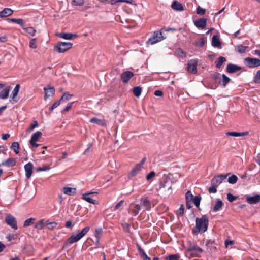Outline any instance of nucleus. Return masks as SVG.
Listing matches in <instances>:
<instances>
[{
	"label": "nucleus",
	"instance_id": "obj_8",
	"mask_svg": "<svg viewBox=\"0 0 260 260\" xmlns=\"http://www.w3.org/2000/svg\"><path fill=\"white\" fill-rule=\"evenodd\" d=\"M42 135V133L40 131H37L32 135L29 143L32 147L37 148L40 145V144L37 143L36 142L39 140Z\"/></svg>",
	"mask_w": 260,
	"mask_h": 260
},
{
	"label": "nucleus",
	"instance_id": "obj_13",
	"mask_svg": "<svg viewBox=\"0 0 260 260\" xmlns=\"http://www.w3.org/2000/svg\"><path fill=\"white\" fill-rule=\"evenodd\" d=\"M228 174H221L220 175L215 176L211 181V184L218 186L226 178Z\"/></svg>",
	"mask_w": 260,
	"mask_h": 260
},
{
	"label": "nucleus",
	"instance_id": "obj_27",
	"mask_svg": "<svg viewBox=\"0 0 260 260\" xmlns=\"http://www.w3.org/2000/svg\"><path fill=\"white\" fill-rule=\"evenodd\" d=\"M248 135L249 132L248 131H245L243 132H229V136L233 137H241Z\"/></svg>",
	"mask_w": 260,
	"mask_h": 260
},
{
	"label": "nucleus",
	"instance_id": "obj_57",
	"mask_svg": "<svg viewBox=\"0 0 260 260\" xmlns=\"http://www.w3.org/2000/svg\"><path fill=\"white\" fill-rule=\"evenodd\" d=\"M50 169V167L48 166H44L43 167H38L36 169L37 171H45Z\"/></svg>",
	"mask_w": 260,
	"mask_h": 260
},
{
	"label": "nucleus",
	"instance_id": "obj_6",
	"mask_svg": "<svg viewBox=\"0 0 260 260\" xmlns=\"http://www.w3.org/2000/svg\"><path fill=\"white\" fill-rule=\"evenodd\" d=\"M5 221L6 223L11 226L14 230H16L18 229L17 220L11 214H7L5 218Z\"/></svg>",
	"mask_w": 260,
	"mask_h": 260
},
{
	"label": "nucleus",
	"instance_id": "obj_19",
	"mask_svg": "<svg viewBox=\"0 0 260 260\" xmlns=\"http://www.w3.org/2000/svg\"><path fill=\"white\" fill-rule=\"evenodd\" d=\"M96 192H90L88 193H84L82 195V199L85 200L88 203L95 204L96 203V201L95 200L92 199L91 198L89 197L88 196L90 194H96Z\"/></svg>",
	"mask_w": 260,
	"mask_h": 260
},
{
	"label": "nucleus",
	"instance_id": "obj_32",
	"mask_svg": "<svg viewBox=\"0 0 260 260\" xmlns=\"http://www.w3.org/2000/svg\"><path fill=\"white\" fill-rule=\"evenodd\" d=\"M76 189L75 188H71L69 187H64L63 188V193L67 195H71L72 193H76Z\"/></svg>",
	"mask_w": 260,
	"mask_h": 260
},
{
	"label": "nucleus",
	"instance_id": "obj_34",
	"mask_svg": "<svg viewBox=\"0 0 260 260\" xmlns=\"http://www.w3.org/2000/svg\"><path fill=\"white\" fill-rule=\"evenodd\" d=\"M248 48V46H243L242 45H238L235 47V50L237 52L240 53L245 52L246 50Z\"/></svg>",
	"mask_w": 260,
	"mask_h": 260
},
{
	"label": "nucleus",
	"instance_id": "obj_51",
	"mask_svg": "<svg viewBox=\"0 0 260 260\" xmlns=\"http://www.w3.org/2000/svg\"><path fill=\"white\" fill-rule=\"evenodd\" d=\"M36 42L37 40L36 38L32 39L29 42V47L31 48H36L37 47Z\"/></svg>",
	"mask_w": 260,
	"mask_h": 260
},
{
	"label": "nucleus",
	"instance_id": "obj_16",
	"mask_svg": "<svg viewBox=\"0 0 260 260\" xmlns=\"http://www.w3.org/2000/svg\"><path fill=\"white\" fill-rule=\"evenodd\" d=\"M207 19L205 18H200L194 21V25L198 28L204 29L206 27Z\"/></svg>",
	"mask_w": 260,
	"mask_h": 260
},
{
	"label": "nucleus",
	"instance_id": "obj_35",
	"mask_svg": "<svg viewBox=\"0 0 260 260\" xmlns=\"http://www.w3.org/2000/svg\"><path fill=\"white\" fill-rule=\"evenodd\" d=\"M142 91V88L140 86L135 87L133 89V92L134 95L137 98L140 96Z\"/></svg>",
	"mask_w": 260,
	"mask_h": 260
},
{
	"label": "nucleus",
	"instance_id": "obj_20",
	"mask_svg": "<svg viewBox=\"0 0 260 260\" xmlns=\"http://www.w3.org/2000/svg\"><path fill=\"white\" fill-rule=\"evenodd\" d=\"M12 88L10 86H7L0 92V99L4 100L7 99L9 94L10 91Z\"/></svg>",
	"mask_w": 260,
	"mask_h": 260
},
{
	"label": "nucleus",
	"instance_id": "obj_4",
	"mask_svg": "<svg viewBox=\"0 0 260 260\" xmlns=\"http://www.w3.org/2000/svg\"><path fill=\"white\" fill-rule=\"evenodd\" d=\"M73 44L70 42H58L54 47V50L59 53H64L72 48Z\"/></svg>",
	"mask_w": 260,
	"mask_h": 260
},
{
	"label": "nucleus",
	"instance_id": "obj_43",
	"mask_svg": "<svg viewBox=\"0 0 260 260\" xmlns=\"http://www.w3.org/2000/svg\"><path fill=\"white\" fill-rule=\"evenodd\" d=\"M24 30L26 32L30 34L32 36H34L36 34V29L31 27L25 28H24Z\"/></svg>",
	"mask_w": 260,
	"mask_h": 260
},
{
	"label": "nucleus",
	"instance_id": "obj_48",
	"mask_svg": "<svg viewBox=\"0 0 260 260\" xmlns=\"http://www.w3.org/2000/svg\"><path fill=\"white\" fill-rule=\"evenodd\" d=\"M222 77V80L220 81V84L224 87L228 83V77L225 74H223Z\"/></svg>",
	"mask_w": 260,
	"mask_h": 260
},
{
	"label": "nucleus",
	"instance_id": "obj_61",
	"mask_svg": "<svg viewBox=\"0 0 260 260\" xmlns=\"http://www.w3.org/2000/svg\"><path fill=\"white\" fill-rule=\"evenodd\" d=\"M74 102H72L68 104V105L65 107L63 109V111H68L72 107L73 104L74 103Z\"/></svg>",
	"mask_w": 260,
	"mask_h": 260
},
{
	"label": "nucleus",
	"instance_id": "obj_37",
	"mask_svg": "<svg viewBox=\"0 0 260 260\" xmlns=\"http://www.w3.org/2000/svg\"><path fill=\"white\" fill-rule=\"evenodd\" d=\"M103 234V230L102 228H97L95 230V234L94 236L97 239L98 242H99L100 239L101 238V236Z\"/></svg>",
	"mask_w": 260,
	"mask_h": 260
},
{
	"label": "nucleus",
	"instance_id": "obj_50",
	"mask_svg": "<svg viewBox=\"0 0 260 260\" xmlns=\"http://www.w3.org/2000/svg\"><path fill=\"white\" fill-rule=\"evenodd\" d=\"M35 220V219L34 218H30L26 220L23 224L24 226H28L30 225Z\"/></svg>",
	"mask_w": 260,
	"mask_h": 260
},
{
	"label": "nucleus",
	"instance_id": "obj_12",
	"mask_svg": "<svg viewBox=\"0 0 260 260\" xmlns=\"http://www.w3.org/2000/svg\"><path fill=\"white\" fill-rule=\"evenodd\" d=\"M134 76V73L130 71H126L121 75V79L124 83L129 82L131 79Z\"/></svg>",
	"mask_w": 260,
	"mask_h": 260
},
{
	"label": "nucleus",
	"instance_id": "obj_11",
	"mask_svg": "<svg viewBox=\"0 0 260 260\" xmlns=\"http://www.w3.org/2000/svg\"><path fill=\"white\" fill-rule=\"evenodd\" d=\"M140 206L144 209L143 211L150 210L151 208V202L148 197L142 198L141 199Z\"/></svg>",
	"mask_w": 260,
	"mask_h": 260
},
{
	"label": "nucleus",
	"instance_id": "obj_17",
	"mask_svg": "<svg viewBox=\"0 0 260 260\" xmlns=\"http://www.w3.org/2000/svg\"><path fill=\"white\" fill-rule=\"evenodd\" d=\"M242 68L241 66L234 64L232 63H229V73H234L239 71L238 75H239L242 71H241Z\"/></svg>",
	"mask_w": 260,
	"mask_h": 260
},
{
	"label": "nucleus",
	"instance_id": "obj_59",
	"mask_svg": "<svg viewBox=\"0 0 260 260\" xmlns=\"http://www.w3.org/2000/svg\"><path fill=\"white\" fill-rule=\"evenodd\" d=\"M155 176V173L154 171H151L146 176V179L147 181L150 180L152 178Z\"/></svg>",
	"mask_w": 260,
	"mask_h": 260
},
{
	"label": "nucleus",
	"instance_id": "obj_60",
	"mask_svg": "<svg viewBox=\"0 0 260 260\" xmlns=\"http://www.w3.org/2000/svg\"><path fill=\"white\" fill-rule=\"evenodd\" d=\"M124 203V201L123 200H121L120 201V202H119L114 207V210H116L118 209H119L123 205Z\"/></svg>",
	"mask_w": 260,
	"mask_h": 260
},
{
	"label": "nucleus",
	"instance_id": "obj_26",
	"mask_svg": "<svg viewBox=\"0 0 260 260\" xmlns=\"http://www.w3.org/2000/svg\"><path fill=\"white\" fill-rule=\"evenodd\" d=\"M171 7L173 9L177 11H183V7L182 5V4L178 2L175 1H174L171 5Z\"/></svg>",
	"mask_w": 260,
	"mask_h": 260
},
{
	"label": "nucleus",
	"instance_id": "obj_25",
	"mask_svg": "<svg viewBox=\"0 0 260 260\" xmlns=\"http://www.w3.org/2000/svg\"><path fill=\"white\" fill-rule=\"evenodd\" d=\"M59 37L66 40H71L77 37V35L73 34L72 33H61L59 34Z\"/></svg>",
	"mask_w": 260,
	"mask_h": 260
},
{
	"label": "nucleus",
	"instance_id": "obj_40",
	"mask_svg": "<svg viewBox=\"0 0 260 260\" xmlns=\"http://www.w3.org/2000/svg\"><path fill=\"white\" fill-rule=\"evenodd\" d=\"M11 148L13 149L16 154H18L19 151V144L17 142H14L11 144Z\"/></svg>",
	"mask_w": 260,
	"mask_h": 260
},
{
	"label": "nucleus",
	"instance_id": "obj_44",
	"mask_svg": "<svg viewBox=\"0 0 260 260\" xmlns=\"http://www.w3.org/2000/svg\"><path fill=\"white\" fill-rule=\"evenodd\" d=\"M201 200V197L200 196H196L193 199V202L196 207H199Z\"/></svg>",
	"mask_w": 260,
	"mask_h": 260
},
{
	"label": "nucleus",
	"instance_id": "obj_46",
	"mask_svg": "<svg viewBox=\"0 0 260 260\" xmlns=\"http://www.w3.org/2000/svg\"><path fill=\"white\" fill-rule=\"evenodd\" d=\"M180 258V255L178 254H171L167 256L166 260H178Z\"/></svg>",
	"mask_w": 260,
	"mask_h": 260
},
{
	"label": "nucleus",
	"instance_id": "obj_41",
	"mask_svg": "<svg viewBox=\"0 0 260 260\" xmlns=\"http://www.w3.org/2000/svg\"><path fill=\"white\" fill-rule=\"evenodd\" d=\"M73 94H70L68 92H65L63 93L61 98L60 99V101L62 102H66L70 100V98L73 96Z\"/></svg>",
	"mask_w": 260,
	"mask_h": 260
},
{
	"label": "nucleus",
	"instance_id": "obj_31",
	"mask_svg": "<svg viewBox=\"0 0 260 260\" xmlns=\"http://www.w3.org/2000/svg\"><path fill=\"white\" fill-rule=\"evenodd\" d=\"M89 121L92 123L97 124L99 125L104 126L106 124L105 121L104 120L99 119L97 118L93 117L90 119Z\"/></svg>",
	"mask_w": 260,
	"mask_h": 260
},
{
	"label": "nucleus",
	"instance_id": "obj_2",
	"mask_svg": "<svg viewBox=\"0 0 260 260\" xmlns=\"http://www.w3.org/2000/svg\"><path fill=\"white\" fill-rule=\"evenodd\" d=\"M90 227L86 226L76 235H72L65 242L64 247L69 246L81 239L89 231Z\"/></svg>",
	"mask_w": 260,
	"mask_h": 260
},
{
	"label": "nucleus",
	"instance_id": "obj_1",
	"mask_svg": "<svg viewBox=\"0 0 260 260\" xmlns=\"http://www.w3.org/2000/svg\"><path fill=\"white\" fill-rule=\"evenodd\" d=\"M209 223L208 217L207 215H203L201 218H197L196 219V226L193 230V234L203 233L207 230Z\"/></svg>",
	"mask_w": 260,
	"mask_h": 260
},
{
	"label": "nucleus",
	"instance_id": "obj_5",
	"mask_svg": "<svg viewBox=\"0 0 260 260\" xmlns=\"http://www.w3.org/2000/svg\"><path fill=\"white\" fill-rule=\"evenodd\" d=\"M244 64L249 68H255L260 66V59L246 57L244 59Z\"/></svg>",
	"mask_w": 260,
	"mask_h": 260
},
{
	"label": "nucleus",
	"instance_id": "obj_23",
	"mask_svg": "<svg viewBox=\"0 0 260 260\" xmlns=\"http://www.w3.org/2000/svg\"><path fill=\"white\" fill-rule=\"evenodd\" d=\"M16 165V161L13 158L10 157L8 158L5 161L1 163L2 166H5L7 167H13Z\"/></svg>",
	"mask_w": 260,
	"mask_h": 260
},
{
	"label": "nucleus",
	"instance_id": "obj_24",
	"mask_svg": "<svg viewBox=\"0 0 260 260\" xmlns=\"http://www.w3.org/2000/svg\"><path fill=\"white\" fill-rule=\"evenodd\" d=\"M13 13V11L10 8H5L3 10L0 12V17H6L11 15Z\"/></svg>",
	"mask_w": 260,
	"mask_h": 260
},
{
	"label": "nucleus",
	"instance_id": "obj_22",
	"mask_svg": "<svg viewBox=\"0 0 260 260\" xmlns=\"http://www.w3.org/2000/svg\"><path fill=\"white\" fill-rule=\"evenodd\" d=\"M212 45L213 47H217V48L221 47L220 38L218 35H215L212 37Z\"/></svg>",
	"mask_w": 260,
	"mask_h": 260
},
{
	"label": "nucleus",
	"instance_id": "obj_62",
	"mask_svg": "<svg viewBox=\"0 0 260 260\" xmlns=\"http://www.w3.org/2000/svg\"><path fill=\"white\" fill-rule=\"evenodd\" d=\"M238 197L234 196L232 194L229 193V202H233L236 199H237Z\"/></svg>",
	"mask_w": 260,
	"mask_h": 260
},
{
	"label": "nucleus",
	"instance_id": "obj_49",
	"mask_svg": "<svg viewBox=\"0 0 260 260\" xmlns=\"http://www.w3.org/2000/svg\"><path fill=\"white\" fill-rule=\"evenodd\" d=\"M72 5L73 6H82L84 4V0H72Z\"/></svg>",
	"mask_w": 260,
	"mask_h": 260
},
{
	"label": "nucleus",
	"instance_id": "obj_54",
	"mask_svg": "<svg viewBox=\"0 0 260 260\" xmlns=\"http://www.w3.org/2000/svg\"><path fill=\"white\" fill-rule=\"evenodd\" d=\"M254 82L255 83H260V70L257 72L254 78Z\"/></svg>",
	"mask_w": 260,
	"mask_h": 260
},
{
	"label": "nucleus",
	"instance_id": "obj_36",
	"mask_svg": "<svg viewBox=\"0 0 260 260\" xmlns=\"http://www.w3.org/2000/svg\"><path fill=\"white\" fill-rule=\"evenodd\" d=\"M223 205V203L222 201L218 200L216 202L215 205L213 207V211L217 212V211H219L220 209V208L222 207Z\"/></svg>",
	"mask_w": 260,
	"mask_h": 260
},
{
	"label": "nucleus",
	"instance_id": "obj_14",
	"mask_svg": "<svg viewBox=\"0 0 260 260\" xmlns=\"http://www.w3.org/2000/svg\"><path fill=\"white\" fill-rule=\"evenodd\" d=\"M34 166L32 163L29 162L24 166V169L25 171V176L27 178H29L31 176L33 172Z\"/></svg>",
	"mask_w": 260,
	"mask_h": 260
},
{
	"label": "nucleus",
	"instance_id": "obj_9",
	"mask_svg": "<svg viewBox=\"0 0 260 260\" xmlns=\"http://www.w3.org/2000/svg\"><path fill=\"white\" fill-rule=\"evenodd\" d=\"M161 32L157 31L154 32L152 36L149 38V41L150 44L153 45L164 40Z\"/></svg>",
	"mask_w": 260,
	"mask_h": 260
},
{
	"label": "nucleus",
	"instance_id": "obj_10",
	"mask_svg": "<svg viewBox=\"0 0 260 260\" xmlns=\"http://www.w3.org/2000/svg\"><path fill=\"white\" fill-rule=\"evenodd\" d=\"M141 209V206L140 204L132 203L129 205V213L133 216H137Z\"/></svg>",
	"mask_w": 260,
	"mask_h": 260
},
{
	"label": "nucleus",
	"instance_id": "obj_29",
	"mask_svg": "<svg viewBox=\"0 0 260 260\" xmlns=\"http://www.w3.org/2000/svg\"><path fill=\"white\" fill-rule=\"evenodd\" d=\"M119 3H126L130 4H133L134 2L133 0H110L108 1V3L112 5H115Z\"/></svg>",
	"mask_w": 260,
	"mask_h": 260
},
{
	"label": "nucleus",
	"instance_id": "obj_64",
	"mask_svg": "<svg viewBox=\"0 0 260 260\" xmlns=\"http://www.w3.org/2000/svg\"><path fill=\"white\" fill-rule=\"evenodd\" d=\"M154 95L156 96L161 97L163 96V92L161 90H157L155 91Z\"/></svg>",
	"mask_w": 260,
	"mask_h": 260
},
{
	"label": "nucleus",
	"instance_id": "obj_3",
	"mask_svg": "<svg viewBox=\"0 0 260 260\" xmlns=\"http://www.w3.org/2000/svg\"><path fill=\"white\" fill-rule=\"evenodd\" d=\"M187 251L193 257H201L203 252V249L196 244L189 242L188 243Z\"/></svg>",
	"mask_w": 260,
	"mask_h": 260
},
{
	"label": "nucleus",
	"instance_id": "obj_21",
	"mask_svg": "<svg viewBox=\"0 0 260 260\" xmlns=\"http://www.w3.org/2000/svg\"><path fill=\"white\" fill-rule=\"evenodd\" d=\"M142 167H141L139 164H137L132 170L131 172L129 173L128 176L129 177H133L136 176L138 173L141 170Z\"/></svg>",
	"mask_w": 260,
	"mask_h": 260
},
{
	"label": "nucleus",
	"instance_id": "obj_7",
	"mask_svg": "<svg viewBox=\"0 0 260 260\" xmlns=\"http://www.w3.org/2000/svg\"><path fill=\"white\" fill-rule=\"evenodd\" d=\"M198 60L197 59H191L187 64V71L191 74H196L197 72Z\"/></svg>",
	"mask_w": 260,
	"mask_h": 260
},
{
	"label": "nucleus",
	"instance_id": "obj_38",
	"mask_svg": "<svg viewBox=\"0 0 260 260\" xmlns=\"http://www.w3.org/2000/svg\"><path fill=\"white\" fill-rule=\"evenodd\" d=\"M8 20L10 21L11 22L17 23L22 26H23L25 24V22L22 19L9 18Z\"/></svg>",
	"mask_w": 260,
	"mask_h": 260
},
{
	"label": "nucleus",
	"instance_id": "obj_63",
	"mask_svg": "<svg viewBox=\"0 0 260 260\" xmlns=\"http://www.w3.org/2000/svg\"><path fill=\"white\" fill-rule=\"evenodd\" d=\"M38 124L37 121H34V122L30 125L29 127V131H32L38 126Z\"/></svg>",
	"mask_w": 260,
	"mask_h": 260
},
{
	"label": "nucleus",
	"instance_id": "obj_33",
	"mask_svg": "<svg viewBox=\"0 0 260 260\" xmlns=\"http://www.w3.org/2000/svg\"><path fill=\"white\" fill-rule=\"evenodd\" d=\"M175 55L180 58H184L186 56V53L180 48L175 51Z\"/></svg>",
	"mask_w": 260,
	"mask_h": 260
},
{
	"label": "nucleus",
	"instance_id": "obj_28",
	"mask_svg": "<svg viewBox=\"0 0 260 260\" xmlns=\"http://www.w3.org/2000/svg\"><path fill=\"white\" fill-rule=\"evenodd\" d=\"M226 59L224 57H219L215 62L216 68H221L223 64L225 62Z\"/></svg>",
	"mask_w": 260,
	"mask_h": 260
},
{
	"label": "nucleus",
	"instance_id": "obj_55",
	"mask_svg": "<svg viewBox=\"0 0 260 260\" xmlns=\"http://www.w3.org/2000/svg\"><path fill=\"white\" fill-rule=\"evenodd\" d=\"M217 186L211 184V186L208 188V191L210 193H215L217 192Z\"/></svg>",
	"mask_w": 260,
	"mask_h": 260
},
{
	"label": "nucleus",
	"instance_id": "obj_45",
	"mask_svg": "<svg viewBox=\"0 0 260 260\" xmlns=\"http://www.w3.org/2000/svg\"><path fill=\"white\" fill-rule=\"evenodd\" d=\"M238 177L236 175L232 174L231 176L229 177V183L234 184L237 182Z\"/></svg>",
	"mask_w": 260,
	"mask_h": 260
},
{
	"label": "nucleus",
	"instance_id": "obj_47",
	"mask_svg": "<svg viewBox=\"0 0 260 260\" xmlns=\"http://www.w3.org/2000/svg\"><path fill=\"white\" fill-rule=\"evenodd\" d=\"M205 39L204 38H201L196 42V45L198 47H203L205 45Z\"/></svg>",
	"mask_w": 260,
	"mask_h": 260
},
{
	"label": "nucleus",
	"instance_id": "obj_18",
	"mask_svg": "<svg viewBox=\"0 0 260 260\" xmlns=\"http://www.w3.org/2000/svg\"><path fill=\"white\" fill-rule=\"evenodd\" d=\"M44 90L45 92L44 99L46 100L48 98L52 97L54 95L55 92V89L54 87L47 88L44 87Z\"/></svg>",
	"mask_w": 260,
	"mask_h": 260
},
{
	"label": "nucleus",
	"instance_id": "obj_56",
	"mask_svg": "<svg viewBox=\"0 0 260 260\" xmlns=\"http://www.w3.org/2000/svg\"><path fill=\"white\" fill-rule=\"evenodd\" d=\"M57 226V223L55 222H51L50 224H48V226H47V228L49 230H52L55 228H56Z\"/></svg>",
	"mask_w": 260,
	"mask_h": 260
},
{
	"label": "nucleus",
	"instance_id": "obj_53",
	"mask_svg": "<svg viewBox=\"0 0 260 260\" xmlns=\"http://www.w3.org/2000/svg\"><path fill=\"white\" fill-rule=\"evenodd\" d=\"M61 101L60 100L56 101L52 105L51 107L49 108L50 110H53L54 109L56 108L60 104Z\"/></svg>",
	"mask_w": 260,
	"mask_h": 260
},
{
	"label": "nucleus",
	"instance_id": "obj_30",
	"mask_svg": "<svg viewBox=\"0 0 260 260\" xmlns=\"http://www.w3.org/2000/svg\"><path fill=\"white\" fill-rule=\"evenodd\" d=\"M206 246L209 248L211 250H215L216 249V244L213 240H208L206 243Z\"/></svg>",
	"mask_w": 260,
	"mask_h": 260
},
{
	"label": "nucleus",
	"instance_id": "obj_42",
	"mask_svg": "<svg viewBox=\"0 0 260 260\" xmlns=\"http://www.w3.org/2000/svg\"><path fill=\"white\" fill-rule=\"evenodd\" d=\"M35 227L38 230L43 229L45 227L44 219H42L39 220L38 222H37L36 223Z\"/></svg>",
	"mask_w": 260,
	"mask_h": 260
},
{
	"label": "nucleus",
	"instance_id": "obj_39",
	"mask_svg": "<svg viewBox=\"0 0 260 260\" xmlns=\"http://www.w3.org/2000/svg\"><path fill=\"white\" fill-rule=\"evenodd\" d=\"M20 86L19 84H17L15 88H14L12 93L11 95L12 100L14 101L15 98L17 95L19 90Z\"/></svg>",
	"mask_w": 260,
	"mask_h": 260
},
{
	"label": "nucleus",
	"instance_id": "obj_58",
	"mask_svg": "<svg viewBox=\"0 0 260 260\" xmlns=\"http://www.w3.org/2000/svg\"><path fill=\"white\" fill-rule=\"evenodd\" d=\"M205 11L206 10L205 9H203L200 6L198 7L197 8V13L198 14L203 15L205 14Z\"/></svg>",
	"mask_w": 260,
	"mask_h": 260
},
{
	"label": "nucleus",
	"instance_id": "obj_15",
	"mask_svg": "<svg viewBox=\"0 0 260 260\" xmlns=\"http://www.w3.org/2000/svg\"><path fill=\"white\" fill-rule=\"evenodd\" d=\"M246 201L250 204H255L260 201V194H256L253 196H246Z\"/></svg>",
	"mask_w": 260,
	"mask_h": 260
},
{
	"label": "nucleus",
	"instance_id": "obj_52",
	"mask_svg": "<svg viewBox=\"0 0 260 260\" xmlns=\"http://www.w3.org/2000/svg\"><path fill=\"white\" fill-rule=\"evenodd\" d=\"M185 197L186 201H190L193 199V196L190 190H188L186 192Z\"/></svg>",
	"mask_w": 260,
	"mask_h": 260
}]
</instances>
